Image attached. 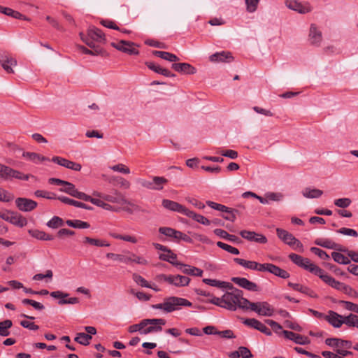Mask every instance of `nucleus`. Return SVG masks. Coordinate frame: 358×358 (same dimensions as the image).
Segmentation results:
<instances>
[{"label": "nucleus", "mask_w": 358, "mask_h": 358, "mask_svg": "<svg viewBox=\"0 0 358 358\" xmlns=\"http://www.w3.org/2000/svg\"><path fill=\"white\" fill-rule=\"evenodd\" d=\"M217 245L220 248H222V250L231 253V254H233V255H239L240 252L238 250V248H234V247H232L227 243H224L223 242H221V241H218L217 243Z\"/></svg>", "instance_id": "3c124183"}, {"label": "nucleus", "mask_w": 358, "mask_h": 358, "mask_svg": "<svg viewBox=\"0 0 358 358\" xmlns=\"http://www.w3.org/2000/svg\"><path fill=\"white\" fill-rule=\"evenodd\" d=\"M192 305V303L185 299L171 296L166 299L162 303L153 305L152 308L155 309H162L165 312L171 313L177 310L179 306L190 307Z\"/></svg>", "instance_id": "7ed1b4c3"}, {"label": "nucleus", "mask_w": 358, "mask_h": 358, "mask_svg": "<svg viewBox=\"0 0 358 358\" xmlns=\"http://www.w3.org/2000/svg\"><path fill=\"white\" fill-rule=\"evenodd\" d=\"M210 60L213 62H231L234 60V57L231 52L222 51L212 55Z\"/></svg>", "instance_id": "5701e85b"}, {"label": "nucleus", "mask_w": 358, "mask_h": 358, "mask_svg": "<svg viewBox=\"0 0 358 358\" xmlns=\"http://www.w3.org/2000/svg\"><path fill=\"white\" fill-rule=\"evenodd\" d=\"M109 235L111 237L116 238V239H120V240H123L125 241L134 243V237L129 236V235H121V234H118L115 232H110Z\"/></svg>", "instance_id": "0e129e2a"}, {"label": "nucleus", "mask_w": 358, "mask_h": 358, "mask_svg": "<svg viewBox=\"0 0 358 358\" xmlns=\"http://www.w3.org/2000/svg\"><path fill=\"white\" fill-rule=\"evenodd\" d=\"M159 258L162 261L168 262L178 267L180 264V262L176 261L177 255L175 253H173L169 248V250H166V252L159 254Z\"/></svg>", "instance_id": "473e14b6"}, {"label": "nucleus", "mask_w": 358, "mask_h": 358, "mask_svg": "<svg viewBox=\"0 0 358 358\" xmlns=\"http://www.w3.org/2000/svg\"><path fill=\"white\" fill-rule=\"evenodd\" d=\"M83 243H89L92 245L97 246V247H109L110 243L107 241L100 239L92 238L90 237H85L83 239Z\"/></svg>", "instance_id": "a19ab883"}, {"label": "nucleus", "mask_w": 358, "mask_h": 358, "mask_svg": "<svg viewBox=\"0 0 358 358\" xmlns=\"http://www.w3.org/2000/svg\"><path fill=\"white\" fill-rule=\"evenodd\" d=\"M282 334L284 335L285 338L293 341L296 344L306 345L310 343V339L307 336L287 330L282 331Z\"/></svg>", "instance_id": "a211bd4d"}, {"label": "nucleus", "mask_w": 358, "mask_h": 358, "mask_svg": "<svg viewBox=\"0 0 358 358\" xmlns=\"http://www.w3.org/2000/svg\"><path fill=\"white\" fill-rule=\"evenodd\" d=\"M347 318L348 316H343L333 310H329L325 317V320L334 328H340L343 324L346 325Z\"/></svg>", "instance_id": "9d476101"}, {"label": "nucleus", "mask_w": 358, "mask_h": 358, "mask_svg": "<svg viewBox=\"0 0 358 358\" xmlns=\"http://www.w3.org/2000/svg\"><path fill=\"white\" fill-rule=\"evenodd\" d=\"M83 200L85 201H90L92 203H93L97 206L101 207L104 209H108V207L110 206L109 204L103 202V201L98 199L92 198V196H90L86 194H85V196Z\"/></svg>", "instance_id": "a18cd8bd"}, {"label": "nucleus", "mask_w": 358, "mask_h": 358, "mask_svg": "<svg viewBox=\"0 0 358 358\" xmlns=\"http://www.w3.org/2000/svg\"><path fill=\"white\" fill-rule=\"evenodd\" d=\"M8 222L19 227H23L27 224V219L17 212H12Z\"/></svg>", "instance_id": "7c9ffc66"}, {"label": "nucleus", "mask_w": 358, "mask_h": 358, "mask_svg": "<svg viewBox=\"0 0 358 358\" xmlns=\"http://www.w3.org/2000/svg\"><path fill=\"white\" fill-rule=\"evenodd\" d=\"M0 63L2 68L8 73H13V66H17V60L8 52H0Z\"/></svg>", "instance_id": "1a4fd4ad"}, {"label": "nucleus", "mask_w": 358, "mask_h": 358, "mask_svg": "<svg viewBox=\"0 0 358 358\" xmlns=\"http://www.w3.org/2000/svg\"><path fill=\"white\" fill-rule=\"evenodd\" d=\"M261 323L262 322L260 321H259L258 320L255 319V318H248V319H245L243 321L244 324H245L246 326H248L250 327L254 328L257 330H259Z\"/></svg>", "instance_id": "e2e57ef3"}, {"label": "nucleus", "mask_w": 358, "mask_h": 358, "mask_svg": "<svg viewBox=\"0 0 358 358\" xmlns=\"http://www.w3.org/2000/svg\"><path fill=\"white\" fill-rule=\"evenodd\" d=\"M34 194L37 197L45 198L48 199H58L59 196L50 192L45 191V190H36L34 192Z\"/></svg>", "instance_id": "8fccbe9b"}, {"label": "nucleus", "mask_w": 358, "mask_h": 358, "mask_svg": "<svg viewBox=\"0 0 358 358\" xmlns=\"http://www.w3.org/2000/svg\"><path fill=\"white\" fill-rule=\"evenodd\" d=\"M331 257L338 264L347 265L350 263V259L340 252H333Z\"/></svg>", "instance_id": "c03bdc74"}, {"label": "nucleus", "mask_w": 358, "mask_h": 358, "mask_svg": "<svg viewBox=\"0 0 358 358\" xmlns=\"http://www.w3.org/2000/svg\"><path fill=\"white\" fill-rule=\"evenodd\" d=\"M288 286L292 287L293 289L300 292L303 294H305L308 296H309L311 298H317V294L312 290L310 288L303 286L299 283H293V282H288Z\"/></svg>", "instance_id": "c85d7f7f"}, {"label": "nucleus", "mask_w": 358, "mask_h": 358, "mask_svg": "<svg viewBox=\"0 0 358 358\" xmlns=\"http://www.w3.org/2000/svg\"><path fill=\"white\" fill-rule=\"evenodd\" d=\"M162 206L167 210L177 212L185 215H187L189 210L188 208L179 203L169 199H164L162 201Z\"/></svg>", "instance_id": "4468645a"}, {"label": "nucleus", "mask_w": 358, "mask_h": 358, "mask_svg": "<svg viewBox=\"0 0 358 358\" xmlns=\"http://www.w3.org/2000/svg\"><path fill=\"white\" fill-rule=\"evenodd\" d=\"M310 251L313 252L315 255H317L322 259L327 260L329 259V255L325 251L318 248L312 247L310 248Z\"/></svg>", "instance_id": "69168bd1"}, {"label": "nucleus", "mask_w": 358, "mask_h": 358, "mask_svg": "<svg viewBox=\"0 0 358 358\" xmlns=\"http://www.w3.org/2000/svg\"><path fill=\"white\" fill-rule=\"evenodd\" d=\"M234 261L237 264L244 267L245 268L261 272H266V266L268 265V263L260 264L255 261L245 260L238 257L234 258Z\"/></svg>", "instance_id": "0eeeda50"}, {"label": "nucleus", "mask_w": 358, "mask_h": 358, "mask_svg": "<svg viewBox=\"0 0 358 358\" xmlns=\"http://www.w3.org/2000/svg\"><path fill=\"white\" fill-rule=\"evenodd\" d=\"M266 267H267L266 268L267 272H269V273L275 275V276H278L282 279H287V278H289V276H290L289 273L287 271H285L273 264L268 263V265Z\"/></svg>", "instance_id": "cd10ccee"}, {"label": "nucleus", "mask_w": 358, "mask_h": 358, "mask_svg": "<svg viewBox=\"0 0 358 358\" xmlns=\"http://www.w3.org/2000/svg\"><path fill=\"white\" fill-rule=\"evenodd\" d=\"M0 13L10 16L15 19L27 20L26 17L18 11L14 10L10 8L0 6Z\"/></svg>", "instance_id": "e433bc0d"}, {"label": "nucleus", "mask_w": 358, "mask_h": 358, "mask_svg": "<svg viewBox=\"0 0 358 358\" xmlns=\"http://www.w3.org/2000/svg\"><path fill=\"white\" fill-rule=\"evenodd\" d=\"M22 155L23 157L28 158L29 160L36 164L49 160L48 157L36 152H25Z\"/></svg>", "instance_id": "ea45409f"}, {"label": "nucleus", "mask_w": 358, "mask_h": 358, "mask_svg": "<svg viewBox=\"0 0 358 358\" xmlns=\"http://www.w3.org/2000/svg\"><path fill=\"white\" fill-rule=\"evenodd\" d=\"M171 67L178 73L188 75H193L196 72V68L188 63H173Z\"/></svg>", "instance_id": "4be33fe9"}, {"label": "nucleus", "mask_w": 358, "mask_h": 358, "mask_svg": "<svg viewBox=\"0 0 358 358\" xmlns=\"http://www.w3.org/2000/svg\"><path fill=\"white\" fill-rule=\"evenodd\" d=\"M58 200L64 203L71 205L78 208H82L90 210H93V208L90 206H88L83 202L71 199L64 196H59L58 197Z\"/></svg>", "instance_id": "2f4dec72"}, {"label": "nucleus", "mask_w": 358, "mask_h": 358, "mask_svg": "<svg viewBox=\"0 0 358 358\" xmlns=\"http://www.w3.org/2000/svg\"><path fill=\"white\" fill-rule=\"evenodd\" d=\"M178 268L185 274L192 275V276H202L203 270L195 266L187 265L180 263Z\"/></svg>", "instance_id": "a878e982"}, {"label": "nucleus", "mask_w": 358, "mask_h": 358, "mask_svg": "<svg viewBox=\"0 0 358 358\" xmlns=\"http://www.w3.org/2000/svg\"><path fill=\"white\" fill-rule=\"evenodd\" d=\"M346 325L350 327H356L358 329V315L350 313L348 315Z\"/></svg>", "instance_id": "6e6d98bb"}, {"label": "nucleus", "mask_w": 358, "mask_h": 358, "mask_svg": "<svg viewBox=\"0 0 358 358\" xmlns=\"http://www.w3.org/2000/svg\"><path fill=\"white\" fill-rule=\"evenodd\" d=\"M231 281L247 290L252 292H257L259 290L258 286L256 283L250 281L245 278L234 277L231 278Z\"/></svg>", "instance_id": "f3484780"}, {"label": "nucleus", "mask_w": 358, "mask_h": 358, "mask_svg": "<svg viewBox=\"0 0 358 358\" xmlns=\"http://www.w3.org/2000/svg\"><path fill=\"white\" fill-rule=\"evenodd\" d=\"M13 322L10 320L0 322V336H8L10 335L9 329L12 327Z\"/></svg>", "instance_id": "37998d69"}, {"label": "nucleus", "mask_w": 358, "mask_h": 358, "mask_svg": "<svg viewBox=\"0 0 358 358\" xmlns=\"http://www.w3.org/2000/svg\"><path fill=\"white\" fill-rule=\"evenodd\" d=\"M246 10L248 13H254L257 10L260 0H245Z\"/></svg>", "instance_id": "4d7b16f0"}, {"label": "nucleus", "mask_w": 358, "mask_h": 358, "mask_svg": "<svg viewBox=\"0 0 358 358\" xmlns=\"http://www.w3.org/2000/svg\"><path fill=\"white\" fill-rule=\"evenodd\" d=\"M28 233L34 238L43 240V241H52L54 239V236L52 235L46 234L43 231H40L38 229H29Z\"/></svg>", "instance_id": "f704fd0d"}, {"label": "nucleus", "mask_w": 358, "mask_h": 358, "mask_svg": "<svg viewBox=\"0 0 358 358\" xmlns=\"http://www.w3.org/2000/svg\"><path fill=\"white\" fill-rule=\"evenodd\" d=\"M92 336L85 333H78L74 338L75 341L83 345H89Z\"/></svg>", "instance_id": "49530a36"}, {"label": "nucleus", "mask_w": 358, "mask_h": 358, "mask_svg": "<svg viewBox=\"0 0 358 358\" xmlns=\"http://www.w3.org/2000/svg\"><path fill=\"white\" fill-rule=\"evenodd\" d=\"M15 203L17 208L23 212H30L37 207V203L35 201L24 197L17 198Z\"/></svg>", "instance_id": "9b49d317"}, {"label": "nucleus", "mask_w": 358, "mask_h": 358, "mask_svg": "<svg viewBox=\"0 0 358 358\" xmlns=\"http://www.w3.org/2000/svg\"><path fill=\"white\" fill-rule=\"evenodd\" d=\"M265 322L268 324L276 334H282L283 330L282 326L274 320L267 319Z\"/></svg>", "instance_id": "bf43d9fd"}, {"label": "nucleus", "mask_w": 358, "mask_h": 358, "mask_svg": "<svg viewBox=\"0 0 358 358\" xmlns=\"http://www.w3.org/2000/svg\"><path fill=\"white\" fill-rule=\"evenodd\" d=\"M240 235L242 238L251 242L265 244L268 241L267 238L265 236L252 231L242 230L240 231Z\"/></svg>", "instance_id": "f8f14e48"}, {"label": "nucleus", "mask_w": 358, "mask_h": 358, "mask_svg": "<svg viewBox=\"0 0 358 358\" xmlns=\"http://www.w3.org/2000/svg\"><path fill=\"white\" fill-rule=\"evenodd\" d=\"M277 235L285 244L294 247V243L296 239L292 234L287 231L278 228L276 229Z\"/></svg>", "instance_id": "bb28decb"}, {"label": "nucleus", "mask_w": 358, "mask_h": 358, "mask_svg": "<svg viewBox=\"0 0 358 358\" xmlns=\"http://www.w3.org/2000/svg\"><path fill=\"white\" fill-rule=\"evenodd\" d=\"M203 282L208 285L219 287L221 289L231 288L232 284L228 282L220 281L215 279L204 278Z\"/></svg>", "instance_id": "c9c22d12"}, {"label": "nucleus", "mask_w": 358, "mask_h": 358, "mask_svg": "<svg viewBox=\"0 0 358 358\" xmlns=\"http://www.w3.org/2000/svg\"><path fill=\"white\" fill-rule=\"evenodd\" d=\"M304 197L308 199H316L320 197L323 194V192L319 189L306 187L302 191Z\"/></svg>", "instance_id": "4c0bfd02"}, {"label": "nucleus", "mask_w": 358, "mask_h": 358, "mask_svg": "<svg viewBox=\"0 0 358 358\" xmlns=\"http://www.w3.org/2000/svg\"><path fill=\"white\" fill-rule=\"evenodd\" d=\"M315 244L328 249H335L339 251H345L340 248V245L332 241L329 238H317L315 241Z\"/></svg>", "instance_id": "c756f323"}, {"label": "nucleus", "mask_w": 358, "mask_h": 358, "mask_svg": "<svg viewBox=\"0 0 358 358\" xmlns=\"http://www.w3.org/2000/svg\"><path fill=\"white\" fill-rule=\"evenodd\" d=\"M59 190L81 200L83 199L85 194L84 192H79L73 183L67 181L64 187L60 188Z\"/></svg>", "instance_id": "412c9836"}, {"label": "nucleus", "mask_w": 358, "mask_h": 358, "mask_svg": "<svg viewBox=\"0 0 358 358\" xmlns=\"http://www.w3.org/2000/svg\"><path fill=\"white\" fill-rule=\"evenodd\" d=\"M165 324L166 320L162 318L143 320L138 324H136V331L141 334L160 331L162 329V327Z\"/></svg>", "instance_id": "f03ea898"}, {"label": "nucleus", "mask_w": 358, "mask_h": 358, "mask_svg": "<svg viewBox=\"0 0 358 358\" xmlns=\"http://www.w3.org/2000/svg\"><path fill=\"white\" fill-rule=\"evenodd\" d=\"M50 294L52 297L59 299L58 301V304L60 306L64 304H76L79 302V299L77 297H71L68 299H66L65 298L69 296V294L64 293L61 291L52 292Z\"/></svg>", "instance_id": "dca6fc26"}, {"label": "nucleus", "mask_w": 358, "mask_h": 358, "mask_svg": "<svg viewBox=\"0 0 358 358\" xmlns=\"http://www.w3.org/2000/svg\"><path fill=\"white\" fill-rule=\"evenodd\" d=\"M231 292H227L222 296L223 308L231 311H235L237 308L247 309V305L250 301L243 296V291L234 287L227 288Z\"/></svg>", "instance_id": "f257e3e1"}, {"label": "nucleus", "mask_w": 358, "mask_h": 358, "mask_svg": "<svg viewBox=\"0 0 358 358\" xmlns=\"http://www.w3.org/2000/svg\"><path fill=\"white\" fill-rule=\"evenodd\" d=\"M154 186L152 188L154 189L160 190L163 188V185L167 183L168 180L164 177L155 176L152 179Z\"/></svg>", "instance_id": "864d4df0"}, {"label": "nucleus", "mask_w": 358, "mask_h": 358, "mask_svg": "<svg viewBox=\"0 0 358 358\" xmlns=\"http://www.w3.org/2000/svg\"><path fill=\"white\" fill-rule=\"evenodd\" d=\"M176 229L171 228V227H162L159 228V232L161 234H163L167 237L174 238L176 234Z\"/></svg>", "instance_id": "5fc2aeb1"}, {"label": "nucleus", "mask_w": 358, "mask_h": 358, "mask_svg": "<svg viewBox=\"0 0 358 358\" xmlns=\"http://www.w3.org/2000/svg\"><path fill=\"white\" fill-rule=\"evenodd\" d=\"M186 216H187L190 218H192L196 222L201 223L203 225L208 226L211 223V222L208 218L204 217L203 215L197 214L195 212L190 210H188Z\"/></svg>", "instance_id": "58836bf2"}, {"label": "nucleus", "mask_w": 358, "mask_h": 358, "mask_svg": "<svg viewBox=\"0 0 358 358\" xmlns=\"http://www.w3.org/2000/svg\"><path fill=\"white\" fill-rule=\"evenodd\" d=\"M30 177H34L29 174H24L19 171L13 169L12 172L11 178H15L21 180H28Z\"/></svg>", "instance_id": "052dcab7"}, {"label": "nucleus", "mask_w": 358, "mask_h": 358, "mask_svg": "<svg viewBox=\"0 0 358 358\" xmlns=\"http://www.w3.org/2000/svg\"><path fill=\"white\" fill-rule=\"evenodd\" d=\"M106 257L108 259H113V261L119 262L127 264L132 263L134 262V255L130 252L122 254L108 252L106 254Z\"/></svg>", "instance_id": "aec40b11"}, {"label": "nucleus", "mask_w": 358, "mask_h": 358, "mask_svg": "<svg viewBox=\"0 0 358 358\" xmlns=\"http://www.w3.org/2000/svg\"><path fill=\"white\" fill-rule=\"evenodd\" d=\"M190 278L187 276L175 275L174 285L176 287H183L189 285Z\"/></svg>", "instance_id": "de8ad7c7"}, {"label": "nucleus", "mask_w": 358, "mask_h": 358, "mask_svg": "<svg viewBox=\"0 0 358 358\" xmlns=\"http://www.w3.org/2000/svg\"><path fill=\"white\" fill-rule=\"evenodd\" d=\"M111 45L118 50L128 53L129 55H131L134 52V43H128L124 40L120 41L117 43H112Z\"/></svg>", "instance_id": "393cba45"}, {"label": "nucleus", "mask_w": 358, "mask_h": 358, "mask_svg": "<svg viewBox=\"0 0 358 358\" xmlns=\"http://www.w3.org/2000/svg\"><path fill=\"white\" fill-rule=\"evenodd\" d=\"M317 276L326 284L338 291H343L345 283L336 280L335 278L328 275L324 270H321V273Z\"/></svg>", "instance_id": "ddd939ff"}, {"label": "nucleus", "mask_w": 358, "mask_h": 358, "mask_svg": "<svg viewBox=\"0 0 358 358\" xmlns=\"http://www.w3.org/2000/svg\"><path fill=\"white\" fill-rule=\"evenodd\" d=\"M338 233L345 236H350L353 237H358V233L357 231L352 229L343 227L337 231Z\"/></svg>", "instance_id": "338daca9"}, {"label": "nucleus", "mask_w": 358, "mask_h": 358, "mask_svg": "<svg viewBox=\"0 0 358 358\" xmlns=\"http://www.w3.org/2000/svg\"><path fill=\"white\" fill-rule=\"evenodd\" d=\"M334 205L336 206L337 207L345 208L350 206V205L352 203V201L349 198H341L334 200Z\"/></svg>", "instance_id": "13d9d810"}, {"label": "nucleus", "mask_w": 358, "mask_h": 358, "mask_svg": "<svg viewBox=\"0 0 358 358\" xmlns=\"http://www.w3.org/2000/svg\"><path fill=\"white\" fill-rule=\"evenodd\" d=\"M207 205L213 209L225 213V212H231V208H229L222 204L217 203L213 201H208L206 202Z\"/></svg>", "instance_id": "603ef678"}, {"label": "nucleus", "mask_w": 358, "mask_h": 358, "mask_svg": "<svg viewBox=\"0 0 358 358\" xmlns=\"http://www.w3.org/2000/svg\"><path fill=\"white\" fill-rule=\"evenodd\" d=\"M214 234L220 238L226 239L232 243H240L241 242V239L238 236L229 234L222 229H215L214 230Z\"/></svg>", "instance_id": "72a5a7b5"}, {"label": "nucleus", "mask_w": 358, "mask_h": 358, "mask_svg": "<svg viewBox=\"0 0 358 358\" xmlns=\"http://www.w3.org/2000/svg\"><path fill=\"white\" fill-rule=\"evenodd\" d=\"M285 5L288 8L296 11L301 14L308 13L313 10L310 3H301L297 0H286Z\"/></svg>", "instance_id": "6e6552de"}, {"label": "nucleus", "mask_w": 358, "mask_h": 358, "mask_svg": "<svg viewBox=\"0 0 358 358\" xmlns=\"http://www.w3.org/2000/svg\"><path fill=\"white\" fill-rule=\"evenodd\" d=\"M322 40V32L317 29L315 24L310 27L308 41L313 45L319 46Z\"/></svg>", "instance_id": "6ab92c4d"}, {"label": "nucleus", "mask_w": 358, "mask_h": 358, "mask_svg": "<svg viewBox=\"0 0 358 358\" xmlns=\"http://www.w3.org/2000/svg\"><path fill=\"white\" fill-rule=\"evenodd\" d=\"M64 225V221L57 216H54L47 222V226L52 229H57Z\"/></svg>", "instance_id": "09e8293b"}, {"label": "nucleus", "mask_w": 358, "mask_h": 358, "mask_svg": "<svg viewBox=\"0 0 358 358\" xmlns=\"http://www.w3.org/2000/svg\"><path fill=\"white\" fill-rule=\"evenodd\" d=\"M249 309L262 316L270 317L274 314L273 308L266 301L257 303L250 301V303L247 305L246 310Z\"/></svg>", "instance_id": "423d86ee"}, {"label": "nucleus", "mask_w": 358, "mask_h": 358, "mask_svg": "<svg viewBox=\"0 0 358 358\" xmlns=\"http://www.w3.org/2000/svg\"><path fill=\"white\" fill-rule=\"evenodd\" d=\"M82 40L90 48H94V42L104 43L106 41L105 35L101 30L95 27H90L87 30V37H82Z\"/></svg>", "instance_id": "39448f33"}, {"label": "nucleus", "mask_w": 358, "mask_h": 358, "mask_svg": "<svg viewBox=\"0 0 358 358\" xmlns=\"http://www.w3.org/2000/svg\"><path fill=\"white\" fill-rule=\"evenodd\" d=\"M289 258L297 266L310 271L317 276L318 274L321 273L322 268L312 263L308 258L303 257L302 256L295 253L289 254Z\"/></svg>", "instance_id": "20e7f679"}, {"label": "nucleus", "mask_w": 358, "mask_h": 358, "mask_svg": "<svg viewBox=\"0 0 358 358\" xmlns=\"http://www.w3.org/2000/svg\"><path fill=\"white\" fill-rule=\"evenodd\" d=\"M66 223L68 226L76 229H87L90 227L88 222L80 220H68Z\"/></svg>", "instance_id": "79ce46f5"}, {"label": "nucleus", "mask_w": 358, "mask_h": 358, "mask_svg": "<svg viewBox=\"0 0 358 358\" xmlns=\"http://www.w3.org/2000/svg\"><path fill=\"white\" fill-rule=\"evenodd\" d=\"M148 68L154 72L161 74L165 77H175L176 75L173 73H171L169 70L167 69L162 67L160 65L152 62H147L145 63Z\"/></svg>", "instance_id": "b1692460"}, {"label": "nucleus", "mask_w": 358, "mask_h": 358, "mask_svg": "<svg viewBox=\"0 0 358 358\" xmlns=\"http://www.w3.org/2000/svg\"><path fill=\"white\" fill-rule=\"evenodd\" d=\"M342 292L352 298H358L357 292L348 285L345 284Z\"/></svg>", "instance_id": "774afa93"}, {"label": "nucleus", "mask_w": 358, "mask_h": 358, "mask_svg": "<svg viewBox=\"0 0 358 358\" xmlns=\"http://www.w3.org/2000/svg\"><path fill=\"white\" fill-rule=\"evenodd\" d=\"M22 302L23 304H25V305H31L35 309L38 310H42L45 308V307L43 304H41L39 302L35 301L32 299H24L22 301Z\"/></svg>", "instance_id": "680f3d73"}, {"label": "nucleus", "mask_w": 358, "mask_h": 358, "mask_svg": "<svg viewBox=\"0 0 358 358\" xmlns=\"http://www.w3.org/2000/svg\"><path fill=\"white\" fill-rule=\"evenodd\" d=\"M52 162L64 166L66 169L73 170L76 171H79L81 170V164L79 163L74 162L73 161H70L67 159L61 157H53L52 158Z\"/></svg>", "instance_id": "2eb2a0df"}]
</instances>
